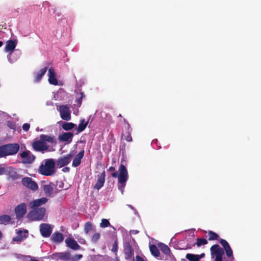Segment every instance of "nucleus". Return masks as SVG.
Instances as JSON below:
<instances>
[{"mask_svg": "<svg viewBox=\"0 0 261 261\" xmlns=\"http://www.w3.org/2000/svg\"><path fill=\"white\" fill-rule=\"evenodd\" d=\"M110 170H113V168L112 167H111L110 168Z\"/></svg>", "mask_w": 261, "mask_h": 261, "instance_id": "nucleus-51", "label": "nucleus"}, {"mask_svg": "<svg viewBox=\"0 0 261 261\" xmlns=\"http://www.w3.org/2000/svg\"><path fill=\"white\" fill-rule=\"evenodd\" d=\"M22 162L24 164L32 163L35 160V156L29 151H24L20 154Z\"/></svg>", "mask_w": 261, "mask_h": 261, "instance_id": "nucleus-11", "label": "nucleus"}, {"mask_svg": "<svg viewBox=\"0 0 261 261\" xmlns=\"http://www.w3.org/2000/svg\"><path fill=\"white\" fill-rule=\"evenodd\" d=\"M132 234H137L138 233V231L137 230H133L130 231Z\"/></svg>", "mask_w": 261, "mask_h": 261, "instance_id": "nucleus-46", "label": "nucleus"}, {"mask_svg": "<svg viewBox=\"0 0 261 261\" xmlns=\"http://www.w3.org/2000/svg\"><path fill=\"white\" fill-rule=\"evenodd\" d=\"M117 249H118V245H117V243L115 242L112 247V251L113 252H116L117 251Z\"/></svg>", "mask_w": 261, "mask_h": 261, "instance_id": "nucleus-39", "label": "nucleus"}, {"mask_svg": "<svg viewBox=\"0 0 261 261\" xmlns=\"http://www.w3.org/2000/svg\"><path fill=\"white\" fill-rule=\"evenodd\" d=\"M135 261H144V260L139 256H137L136 257V260Z\"/></svg>", "mask_w": 261, "mask_h": 261, "instance_id": "nucleus-45", "label": "nucleus"}, {"mask_svg": "<svg viewBox=\"0 0 261 261\" xmlns=\"http://www.w3.org/2000/svg\"><path fill=\"white\" fill-rule=\"evenodd\" d=\"M114 177H118V188L122 192L123 189L125 186V182L128 179V172L126 168L123 165L119 167L118 171L112 174Z\"/></svg>", "mask_w": 261, "mask_h": 261, "instance_id": "nucleus-3", "label": "nucleus"}, {"mask_svg": "<svg viewBox=\"0 0 261 261\" xmlns=\"http://www.w3.org/2000/svg\"><path fill=\"white\" fill-rule=\"evenodd\" d=\"M149 248L151 254L153 256L155 257H158L159 256L160 252L156 246H155V245H151L150 246Z\"/></svg>", "mask_w": 261, "mask_h": 261, "instance_id": "nucleus-29", "label": "nucleus"}, {"mask_svg": "<svg viewBox=\"0 0 261 261\" xmlns=\"http://www.w3.org/2000/svg\"><path fill=\"white\" fill-rule=\"evenodd\" d=\"M73 134L71 133H64L59 136V139L62 141L70 143L71 142Z\"/></svg>", "mask_w": 261, "mask_h": 261, "instance_id": "nucleus-21", "label": "nucleus"}, {"mask_svg": "<svg viewBox=\"0 0 261 261\" xmlns=\"http://www.w3.org/2000/svg\"><path fill=\"white\" fill-rule=\"evenodd\" d=\"M122 137L124 140H126L127 141L129 142L132 141V137L129 133L127 134L126 135L123 134Z\"/></svg>", "mask_w": 261, "mask_h": 261, "instance_id": "nucleus-37", "label": "nucleus"}, {"mask_svg": "<svg viewBox=\"0 0 261 261\" xmlns=\"http://www.w3.org/2000/svg\"><path fill=\"white\" fill-rule=\"evenodd\" d=\"M212 259L214 261H222V256L224 254L223 249L218 245H215L211 248Z\"/></svg>", "mask_w": 261, "mask_h": 261, "instance_id": "nucleus-7", "label": "nucleus"}, {"mask_svg": "<svg viewBox=\"0 0 261 261\" xmlns=\"http://www.w3.org/2000/svg\"><path fill=\"white\" fill-rule=\"evenodd\" d=\"M55 171V162L52 159L44 160L39 168V172L45 176L52 175Z\"/></svg>", "mask_w": 261, "mask_h": 261, "instance_id": "nucleus-2", "label": "nucleus"}, {"mask_svg": "<svg viewBox=\"0 0 261 261\" xmlns=\"http://www.w3.org/2000/svg\"><path fill=\"white\" fill-rule=\"evenodd\" d=\"M207 241L205 239H197L196 244L198 246H200L206 244Z\"/></svg>", "mask_w": 261, "mask_h": 261, "instance_id": "nucleus-33", "label": "nucleus"}, {"mask_svg": "<svg viewBox=\"0 0 261 261\" xmlns=\"http://www.w3.org/2000/svg\"><path fill=\"white\" fill-rule=\"evenodd\" d=\"M204 255H205V254H204V253H201V254H200V255H198V256H199V260H200L201 258L203 257L204 256Z\"/></svg>", "mask_w": 261, "mask_h": 261, "instance_id": "nucleus-47", "label": "nucleus"}, {"mask_svg": "<svg viewBox=\"0 0 261 261\" xmlns=\"http://www.w3.org/2000/svg\"><path fill=\"white\" fill-rule=\"evenodd\" d=\"M22 183L25 187L33 191H36L38 188L37 183L33 181L30 177H24L22 178Z\"/></svg>", "mask_w": 261, "mask_h": 261, "instance_id": "nucleus-10", "label": "nucleus"}, {"mask_svg": "<svg viewBox=\"0 0 261 261\" xmlns=\"http://www.w3.org/2000/svg\"><path fill=\"white\" fill-rule=\"evenodd\" d=\"M60 93V92H58L57 93H53V99L55 100H58V97H57V96L58 95V94Z\"/></svg>", "mask_w": 261, "mask_h": 261, "instance_id": "nucleus-42", "label": "nucleus"}, {"mask_svg": "<svg viewBox=\"0 0 261 261\" xmlns=\"http://www.w3.org/2000/svg\"><path fill=\"white\" fill-rule=\"evenodd\" d=\"M210 240H215L218 238V235L212 231L208 232Z\"/></svg>", "mask_w": 261, "mask_h": 261, "instance_id": "nucleus-36", "label": "nucleus"}, {"mask_svg": "<svg viewBox=\"0 0 261 261\" xmlns=\"http://www.w3.org/2000/svg\"><path fill=\"white\" fill-rule=\"evenodd\" d=\"M78 240H79V242L82 244H84L86 242L85 240L83 238L79 239Z\"/></svg>", "mask_w": 261, "mask_h": 261, "instance_id": "nucleus-44", "label": "nucleus"}, {"mask_svg": "<svg viewBox=\"0 0 261 261\" xmlns=\"http://www.w3.org/2000/svg\"><path fill=\"white\" fill-rule=\"evenodd\" d=\"M48 199L45 197H43L40 199L34 200L30 202L29 203V207L31 208H38L39 206H41L46 203Z\"/></svg>", "mask_w": 261, "mask_h": 261, "instance_id": "nucleus-12", "label": "nucleus"}, {"mask_svg": "<svg viewBox=\"0 0 261 261\" xmlns=\"http://www.w3.org/2000/svg\"><path fill=\"white\" fill-rule=\"evenodd\" d=\"M57 110L60 112V116L63 120H69L71 119L70 112L69 108L64 105L60 106L57 108Z\"/></svg>", "mask_w": 261, "mask_h": 261, "instance_id": "nucleus-9", "label": "nucleus"}, {"mask_svg": "<svg viewBox=\"0 0 261 261\" xmlns=\"http://www.w3.org/2000/svg\"><path fill=\"white\" fill-rule=\"evenodd\" d=\"M82 257V255H81V254H79V255H75L73 258V259L74 260H79L80 259V258H81Z\"/></svg>", "mask_w": 261, "mask_h": 261, "instance_id": "nucleus-43", "label": "nucleus"}, {"mask_svg": "<svg viewBox=\"0 0 261 261\" xmlns=\"http://www.w3.org/2000/svg\"><path fill=\"white\" fill-rule=\"evenodd\" d=\"M27 230H18L17 231V236L13 239V241L19 242L23 240L27 237Z\"/></svg>", "mask_w": 261, "mask_h": 261, "instance_id": "nucleus-19", "label": "nucleus"}, {"mask_svg": "<svg viewBox=\"0 0 261 261\" xmlns=\"http://www.w3.org/2000/svg\"><path fill=\"white\" fill-rule=\"evenodd\" d=\"M47 71V67H45L34 74L35 81L39 82Z\"/></svg>", "mask_w": 261, "mask_h": 261, "instance_id": "nucleus-22", "label": "nucleus"}, {"mask_svg": "<svg viewBox=\"0 0 261 261\" xmlns=\"http://www.w3.org/2000/svg\"><path fill=\"white\" fill-rule=\"evenodd\" d=\"M19 149L17 144H9L0 147V158L16 154Z\"/></svg>", "mask_w": 261, "mask_h": 261, "instance_id": "nucleus-4", "label": "nucleus"}, {"mask_svg": "<svg viewBox=\"0 0 261 261\" xmlns=\"http://www.w3.org/2000/svg\"><path fill=\"white\" fill-rule=\"evenodd\" d=\"M48 83L55 86L61 85L62 82L57 78L55 70L50 68L48 69L47 73Z\"/></svg>", "mask_w": 261, "mask_h": 261, "instance_id": "nucleus-8", "label": "nucleus"}, {"mask_svg": "<svg viewBox=\"0 0 261 261\" xmlns=\"http://www.w3.org/2000/svg\"><path fill=\"white\" fill-rule=\"evenodd\" d=\"M15 212L17 218H22L26 213L27 205L24 203L20 204L16 207Z\"/></svg>", "mask_w": 261, "mask_h": 261, "instance_id": "nucleus-13", "label": "nucleus"}, {"mask_svg": "<svg viewBox=\"0 0 261 261\" xmlns=\"http://www.w3.org/2000/svg\"><path fill=\"white\" fill-rule=\"evenodd\" d=\"M1 234H2V233H1V232H0V237L1 236Z\"/></svg>", "mask_w": 261, "mask_h": 261, "instance_id": "nucleus-56", "label": "nucleus"}, {"mask_svg": "<svg viewBox=\"0 0 261 261\" xmlns=\"http://www.w3.org/2000/svg\"><path fill=\"white\" fill-rule=\"evenodd\" d=\"M30 125L29 123H24L22 126V128L24 131H28L30 128Z\"/></svg>", "mask_w": 261, "mask_h": 261, "instance_id": "nucleus-38", "label": "nucleus"}, {"mask_svg": "<svg viewBox=\"0 0 261 261\" xmlns=\"http://www.w3.org/2000/svg\"><path fill=\"white\" fill-rule=\"evenodd\" d=\"M17 44V41L15 40H8L6 42L5 50L7 52H9L10 55L12 54L14 49H15Z\"/></svg>", "mask_w": 261, "mask_h": 261, "instance_id": "nucleus-16", "label": "nucleus"}, {"mask_svg": "<svg viewBox=\"0 0 261 261\" xmlns=\"http://www.w3.org/2000/svg\"><path fill=\"white\" fill-rule=\"evenodd\" d=\"M75 126V124L71 122H64L62 124V128L65 130L72 129Z\"/></svg>", "mask_w": 261, "mask_h": 261, "instance_id": "nucleus-28", "label": "nucleus"}, {"mask_svg": "<svg viewBox=\"0 0 261 261\" xmlns=\"http://www.w3.org/2000/svg\"><path fill=\"white\" fill-rule=\"evenodd\" d=\"M99 238V234L98 233H95L93 235L92 237V240L94 241H96Z\"/></svg>", "mask_w": 261, "mask_h": 261, "instance_id": "nucleus-41", "label": "nucleus"}, {"mask_svg": "<svg viewBox=\"0 0 261 261\" xmlns=\"http://www.w3.org/2000/svg\"><path fill=\"white\" fill-rule=\"evenodd\" d=\"M88 121H86L85 119L81 120L80 123L79 124L77 128V131L79 132H81L83 131L86 127Z\"/></svg>", "mask_w": 261, "mask_h": 261, "instance_id": "nucleus-27", "label": "nucleus"}, {"mask_svg": "<svg viewBox=\"0 0 261 261\" xmlns=\"http://www.w3.org/2000/svg\"><path fill=\"white\" fill-rule=\"evenodd\" d=\"M63 184L62 183V182L60 181V182H57V186H56V187L58 189H61V190L63 188Z\"/></svg>", "mask_w": 261, "mask_h": 261, "instance_id": "nucleus-40", "label": "nucleus"}, {"mask_svg": "<svg viewBox=\"0 0 261 261\" xmlns=\"http://www.w3.org/2000/svg\"><path fill=\"white\" fill-rule=\"evenodd\" d=\"M42 188L44 194L49 197H54L61 191V189H58L53 182H44Z\"/></svg>", "mask_w": 261, "mask_h": 261, "instance_id": "nucleus-5", "label": "nucleus"}, {"mask_svg": "<svg viewBox=\"0 0 261 261\" xmlns=\"http://www.w3.org/2000/svg\"><path fill=\"white\" fill-rule=\"evenodd\" d=\"M92 228V225L91 224L88 222L86 223L85 225V231L86 233H88L89 231L91 230Z\"/></svg>", "mask_w": 261, "mask_h": 261, "instance_id": "nucleus-35", "label": "nucleus"}, {"mask_svg": "<svg viewBox=\"0 0 261 261\" xmlns=\"http://www.w3.org/2000/svg\"><path fill=\"white\" fill-rule=\"evenodd\" d=\"M55 141V138L53 136L42 135L40 137V139L35 141L33 143V148L36 151H44L47 149L48 145V143H53Z\"/></svg>", "mask_w": 261, "mask_h": 261, "instance_id": "nucleus-1", "label": "nucleus"}, {"mask_svg": "<svg viewBox=\"0 0 261 261\" xmlns=\"http://www.w3.org/2000/svg\"><path fill=\"white\" fill-rule=\"evenodd\" d=\"M221 244L224 247V249L226 252V255L228 257H230L231 259H232L233 258L232 251L230 246L229 245L228 243L225 240H221Z\"/></svg>", "mask_w": 261, "mask_h": 261, "instance_id": "nucleus-17", "label": "nucleus"}, {"mask_svg": "<svg viewBox=\"0 0 261 261\" xmlns=\"http://www.w3.org/2000/svg\"><path fill=\"white\" fill-rule=\"evenodd\" d=\"M53 105V103H52V102H51L50 104H49L48 102H47V105Z\"/></svg>", "mask_w": 261, "mask_h": 261, "instance_id": "nucleus-50", "label": "nucleus"}, {"mask_svg": "<svg viewBox=\"0 0 261 261\" xmlns=\"http://www.w3.org/2000/svg\"><path fill=\"white\" fill-rule=\"evenodd\" d=\"M110 225V222H109L108 220L106 219H102L101 220V222L100 223V226L101 228H105L106 227H108Z\"/></svg>", "mask_w": 261, "mask_h": 261, "instance_id": "nucleus-32", "label": "nucleus"}, {"mask_svg": "<svg viewBox=\"0 0 261 261\" xmlns=\"http://www.w3.org/2000/svg\"><path fill=\"white\" fill-rule=\"evenodd\" d=\"M124 253L125 254V258L126 259H129L131 258L133 255V252L129 245H127L125 247Z\"/></svg>", "mask_w": 261, "mask_h": 261, "instance_id": "nucleus-26", "label": "nucleus"}, {"mask_svg": "<svg viewBox=\"0 0 261 261\" xmlns=\"http://www.w3.org/2000/svg\"><path fill=\"white\" fill-rule=\"evenodd\" d=\"M79 103L80 105H81V101L80 100H79Z\"/></svg>", "mask_w": 261, "mask_h": 261, "instance_id": "nucleus-52", "label": "nucleus"}, {"mask_svg": "<svg viewBox=\"0 0 261 261\" xmlns=\"http://www.w3.org/2000/svg\"><path fill=\"white\" fill-rule=\"evenodd\" d=\"M158 246L161 251H162L164 254L168 255H170V249L167 245L163 243H160L158 244Z\"/></svg>", "mask_w": 261, "mask_h": 261, "instance_id": "nucleus-24", "label": "nucleus"}, {"mask_svg": "<svg viewBox=\"0 0 261 261\" xmlns=\"http://www.w3.org/2000/svg\"><path fill=\"white\" fill-rule=\"evenodd\" d=\"M65 242L69 247L74 250H77L80 248V246L78 245L76 242L72 238H67L65 240Z\"/></svg>", "mask_w": 261, "mask_h": 261, "instance_id": "nucleus-20", "label": "nucleus"}, {"mask_svg": "<svg viewBox=\"0 0 261 261\" xmlns=\"http://www.w3.org/2000/svg\"><path fill=\"white\" fill-rule=\"evenodd\" d=\"M59 257H61V258H63V257H61V255H59Z\"/></svg>", "mask_w": 261, "mask_h": 261, "instance_id": "nucleus-53", "label": "nucleus"}, {"mask_svg": "<svg viewBox=\"0 0 261 261\" xmlns=\"http://www.w3.org/2000/svg\"><path fill=\"white\" fill-rule=\"evenodd\" d=\"M59 257H61V258H63V257H61V255H59Z\"/></svg>", "mask_w": 261, "mask_h": 261, "instance_id": "nucleus-54", "label": "nucleus"}, {"mask_svg": "<svg viewBox=\"0 0 261 261\" xmlns=\"http://www.w3.org/2000/svg\"><path fill=\"white\" fill-rule=\"evenodd\" d=\"M28 215V217L32 220H40L45 215L46 210L44 207L32 208Z\"/></svg>", "mask_w": 261, "mask_h": 261, "instance_id": "nucleus-6", "label": "nucleus"}, {"mask_svg": "<svg viewBox=\"0 0 261 261\" xmlns=\"http://www.w3.org/2000/svg\"><path fill=\"white\" fill-rule=\"evenodd\" d=\"M73 114L75 115H77L78 114V111H75L73 112Z\"/></svg>", "mask_w": 261, "mask_h": 261, "instance_id": "nucleus-48", "label": "nucleus"}, {"mask_svg": "<svg viewBox=\"0 0 261 261\" xmlns=\"http://www.w3.org/2000/svg\"><path fill=\"white\" fill-rule=\"evenodd\" d=\"M11 170L10 167H7L6 168L3 167H0V175L6 174L8 172H10Z\"/></svg>", "mask_w": 261, "mask_h": 261, "instance_id": "nucleus-34", "label": "nucleus"}, {"mask_svg": "<svg viewBox=\"0 0 261 261\" xmlns=\"http://www.w3.org/2000/svg\"><path fill=\"white\" fill-rule=\"evenodd\" d=\"M59 257H61V258H63V257H61V255H59Z\"/></svg>", "mask_w": 261, "mask_h": 261, "instance_id": "nucleus-55", "label": "nucleus"}, {"mask_svg": "<svg viewBox=\"0 0 261 261\" xmlns=\"http://www.w3.org/2000/svg\"><path fill=\"white\" fill-rule=\"evenodd\" d=\"M105 173H102L101 175L98 176V179L95 185L94 188L96 190H99L103 185L105 181Z\"/></svg>", "mask_w": 261, "mask_h": 261, "instance_id": "nucleus-18", "label": "nucleus"}, {"mask_svg": "<svg viewBox=\"0 0 261 261\" xmlns=\"http://www.w3.org/2000/svg\"><path fill=\"white\" fill-rule=\"evenodd\" d=\"M186 258L189 260L190 261H199V257L198 256V255L188 253L186 255Z\"/></svg>", "mask_w": 261, "mask_h": 261, "instance_id": "nucleus-30", "label": "nucleus"}, {"mask_svg": "<svg viewBox=\"0 0 261 261\" xmlns=\"http://www.w3.org/2000/svg\"><path fill=\"white\" fill-rule=\"evenodd\" d=\"M10 220V217L8 215H4L0 217V223L6 224L9 223Z\"/></svg>", "mask_w": 261, "mask_h": 261, "instance_id": "nucleus-31", "label": "nucleus"}, {"mask_svg": "<svg viewBox=\"0 0 261 261\" xmlns=\"http://www.w3.org/2000/svg\"><path fill=\"white\" fill-rule=\"evenodd\" d=\"M40 230L43 237H48L51 234L52 229L49 224H42L40 226Z\"/></svg>", "mask_w": 261, "mask_h": 261, "instance_id": "nucleus-14", "label": "nucleus"}, {"mask_svg": "<svg viewBox=\"0 0 261 261\" xmlns=\"http://www.w3.org/2000/svg\"><path fill=\"white\" fill-rule=\"evenodd\" d=\"M84 156V151H81L75 156L72 162V165L74 167L78 166L81 163V160Z\"/></svg>", "mask_w": 261, "mask_h": 261, "instance_id": "nucleus-23", "label": "nucleus"}, {"mask_svg": "<svg viewBox=\"0 0 261 261\" xmlns=\"http://www.w3.org/2000/svg\"><path fill=\"white\" fill-rule=\"evenodd\" d=\"M3 44V43L2 41H0V47H1L2 46Z\"/></svg>", "mask_w": 261, "mask_h": 261, "instance_id": "nucleus-49", "label": "nucleus"}, {"mask_svg": "<svg viewBox=\"0 0 261 261\" xmlns=\"http://www.w3.org/2000/svg\"><path fill=\"white\" fill-rule=\"evenodd\" d=\"M63 239L62 234L59 232L54 233L51 236V239L55 242H61Z\"/></svg>", "mask_w": 261, "mask_h": 261, "instance_id": "nucleus-25", "label": "nucleus"}, {"mask_svg": "<svg viewBox=\"0 0 261 261\" xmlns=\"http://www.w3.org/2000/svg\"><path fill=\"white\" fill-rule=\"evenodd\" d=\"M72 155L68 154L65 156L60 158L57 161V166L61 168L67 165L71 161Z\"/></svg>", "mask_w": 261, "mask_h": 261, "instance_id": "nucleus-15", "label": "nucleus"}]
</instances>
